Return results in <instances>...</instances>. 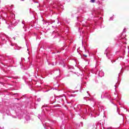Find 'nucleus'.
<instances>
[{
    "label": "nucleus",
    "instance_id": "3",
    "mask_svg": "<svg viewBox=\"0 0 129 129\" xmlns=\"http://www.w3.org/2000/svg\"><path fill=\"white\" fill-rule=\"evenodd\" d=\"M83 56H84V57H87V55H86L85 54H83Z\"/></svg>",
    "mask_w": 129,
    "mask_h": 129
},
{
    "label": "nucleus",
    "instance_id": "4",
    "mask_svg": "<svg viewBox=\"0 0 129 129\" xmlns=\"http://www.w3.org/2000/svg\"><path fill=\"white\" fill-rule=\"evenodd\" d=\"M14 40H16V37H13Z\"/></svg>",
    "mask_w": 129,
    "mask_h": 129
},
{
    "label": "nucleus",
    "instance_id": "2",
    "mask_svg": "<svg viewBox=\"0 0 129 129\" xmlns=\"http://www.w3.org/2000/svg\"><path fill=\"white\" fill-rule=\"evenodd\" d=\"M86 129H88L89 128V126H86V127H85Z\"/></svg>",
    "mask_w": 129,
    "mask_h": 129
},
{
    "label": "nucleus",
    "instance_id": "1",
    "mask_svg": "<svg viewBox=\"0 0 129 129\" xmlns=\"http://www.w3.org/2000/svg\"><path fill=\"white\" fill-rule=\"evenodd\" d=\"M91 2L94 3H95V0H91Z\"/></svg>",
    "mask_w": 129,
    "mask_h": 129
}]
</instances>
